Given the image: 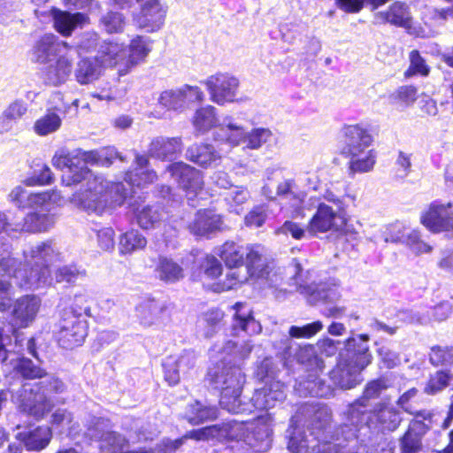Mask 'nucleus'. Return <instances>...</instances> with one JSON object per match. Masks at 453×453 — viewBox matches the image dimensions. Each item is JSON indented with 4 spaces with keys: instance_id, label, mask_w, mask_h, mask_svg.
Returning a JSON list of instances; mask_svg holds the SVG:
<instances>
[{
    "instance_id": "69168bd1",
    "label": "nucleus",
    "mask_w": 453,
    "mask_h": 453,
    "mask_svg": "<svg viewBox=\"0 0 453 453\" xmlns=\"http://www.w3.org/2000/svg\"><path fill=\"white\" fill-rule=\"evenodd\" d=\"M323 326V323L318 320L303 326H292L288 334L291 338H311L320 332Z\"/></svg>"
},
{
    "instance_id": "5fc2aeb1",
    "label": "nucleus",
    "mask_w": 453,
    "mask_h": 453,
    "mask_svg": "<svg viewBox=\"0 0 453 453\" xmlns=\"http://www.w3.org/2000/svg\"><path fill=\"white\" fill-rule=\"evenodd\" d=\"M126 25L125 16L114 11H109L99 19L100 28L107 34H118L124 30Z\"/></svg>"
},
{
    "instance_id": "4c0bfd02",
    "label": "nucleus",
    "mask_w": 453,
    "mask_h": 453,
    "mask_svg": "<svg viewBox=\"0 0 453 453\" xmlns=\"http://www.w3.org/2000/svg\"><path fill=\"white\" fill-rule=\"evenodd\" d=\"M136 222L142 229L155 228L164 219V211L157 204H139L132 203Z\"/></svg>"
},
{
    "instance_id": "6e6552de",
    "label": "nucleus",
    "mask_w": 453,
    "mask_h": 453,
    "mask_svg": "<svg viewBox=\"0 0 453 453\" xmlns=\"http://www.w3.org/2000/svg\"><path fill=\"white\" fill-rule=\"evenodd\" d=\"M65 389L62 380L46 376L37 383H25L12 395L18 410L36 420L42 419L54 407L50 394H60Z\"/></svg>"
},
{
    "instance_id": "3c124183",
    "label": "nucleus",
    "mask_w": 453,
    "mask_h": 453,
    "mask_svg": "<svg viewBox=\"0 0 453 453\" xmlns=\"http://www.w3.org/2000/svg\"><path fill=\"white\" fill-rule=\"evenodd\" d=\"M79 169V175L81 177V181L86 178L99 176L94 174L87 166L88 164H99L103 161V153L97 150L86 151L81 149L75 150Z\"/></svg>"
},
{
    "instance_id": "e2e57ef3",
    "label": "nucleus",
    "mask_w": 453,
    "mask_h": 453,
    "mask_svg": "<svg viewBox=\"0 0 453 453\" xmlns=\"http://www.w3.org/2000/svg\"><path fill=\"white\" fill-rule=\"evenodd\" d=\"M63 311H75L74 315H79L81 318H87L91 316V309L89 305V300L87 294L83 292H78L73 296V301L70 307L65 308Z\"/></svg>"
},
{
    "instance_id": "0e129e2a",
    "label": "nucleus",
    "mask_w": 453,
    "mask_h": 453,
    "mask_svg": "<svg viewBox=\"0 0 453 453\" xmlns=\"http://www.w3.org/2000/svg\"><path fill=\"white\" fill-rule=\"evenodd\" d=\"M451 375L449 372L440 371L432 375L425 388V392L429 395H435L441 391L448 385L451 380Z\"/></svg>"
},
{
    "instance_id": "7ed1b4c3",
    "label": "nucleus",
    "mask_w": 453,
    "mask_h": 453,
    "mask_svg": "<svg viewBox=\"0 0 453 453\" xmlns=\"http://www.w3.org/2000/svg\"><path fill=\"white\" fill-rule=\"evenodd\" d=\"M27 58L33 64L45 65L41 78L47 86L60 87L73 74V48L53 34H44L37 38L27 51Z\"/></svg>"
},
{
    "instance_id": "2f4dec72",
    "label": "nucleus",
    "mask_w": 453,
    "mask_h": 453,
    "mask_svg": "<svg viewBox=\"0 0 453 453\" xmlns=\"http://www.w3.org/2000/svg\"><path fill=\"white\" fill-rule=\"evenodd\" d=\"M41 306V299L35 295H26L16 300L13 306V317L17 324L27 326L36 317Z\"/></svg>"
},
{
    "instance_id": "aec40b11",
    "label": "nucleus",
    "mask_w": 453,
    "mask_h": 453,
    "mask_svg": "<svg viewBox=\"0 0 453 453\" xmlns=\"http://www.w3.org/2000/svg\"><path fill=\"white\" fill-rule=\"evenodd\" d=\"M167 172L186 192L188 200H192L202 190L203 176L200 171L183 162H176L167 167Z\"/></svg>"
},
{
    "instance_id": "bf43d9fd",
    "label": "nucleus",
    "mask_w": 453,
    "mask_h": 453,
    "mask_svg": "<svg viewBox=\"0 0 453 453\" xmlns=\"http://www.w3.org/2000/svg\"><path fill=\"white\" fill-rule=\"evenodd\" d=\"M280 368L271 357H265L255 370V377L263 382L277 381L275 380Z\"/></svg>"
},
{
    "instance_id": "393cba45",
    "label": "nucleus",
    "mask_w": 453,
    "mask_h": 453,
    "mask_svg": "<svg viewBox=\"0 0 453 453\" xmlns=\"http://www.w3.org/2000/svg\"><path fill=\"white\" fill-rule=\"evenodd\" d=\"M126 55L127 47L123 43L104 40L101 42L96 58L103 67H119L120 73H126Z\"/></svg>"
},
{
    "instance_id": "c03bdc74",
    "label": "nucleus",
    "mask_w": 453,
    "mask_h": 453,
    "mask_svg": "<svg viewBox=\"0 0 453 453\" xmlns=\"http://www.w3.org/2000/svg\"><path fill=\"white\" fill-rule=\"evenodd\" d=\"M146 246V237L135 229L127 231L119 239V252L120 255H131L144 250Z\"/></svg>"
},
{
    "instance_id": "5701e85b",
    "label": "nucleus",
    "mask_w": 453,
    "mask_h": 453,
    "mask_svg": "<svg viewBox=\"0 0 453 453\" xmlns=\"http://www.w3.org/2000/svg\"><path fill=\"white\" fill-rule=\"evenodd\" d=\"M21 428L20 425H17L14 436L28 451H41L51 441L52 431L48 426H30L24 430Z\"/></svg>"
},
{
    "instance_id": "f257e3e1",
    "label": "nucleus",
    "mask_w": 453,
    "mask_h": 453,
    "mask_svg": "<svg viewBox=\"0 0 453 453\" xmlns=\"http://www.w3.org/2000/svg\"><path fill=\"white\" fill-rule=\"evenodd\" d=\"M368 418L357 422H347L337 428L336 433L327 438L319 440L317 445L312 446L316 453H341L346 447V442L353 439L366 436L365 432L390 433L395 431L401 422V412L391 403L383 401L378 403L372 411H367Z\"/></svg>"
},
{
    "instance_id": "37998d69",
    "label": "nucleus",
    "mask_w": 453,
    "mask_h": 453,
    "mask_svg": "<svg viewBox=\"0 0 453 453\" xmlns=\"http://www.w3.org/2000/svg\"><path fill=\"white\" fill-rule=\"evenodd\" d=\"M217 414V408L195 401L186 407L183 418L191 425H199L204 421L216 418Z\"/></svg>"
},
{
    "instance_id": "4d7b16f0",
    "label": "nucleus",
    "mask_w": 453,
    "mask_h": 453,
    "mask_svg": "<svg viewBox=\"0 0 453 453\" xmlns=\"http://www.w3.org/2000/svg\"><path fill=\"white\" fill-rule=\"evenodd\" d=\"M223 312L219 309H212L205 312L198 321V326L203 330V335L207 338L211 337L219 328Z\"/></svg>"
},
{
    "instance_id": "ea45409f",
    "label": "nucleus",
    "mask_w": 453,
    "mask_h": 453,
    "mask_svg": "<svg viewBox=\"0 0 453 453\" xmlns=\"http://www.w3.org/2000/svg\"><path fill=\"white\" fill-rule=\"evenodd\" d=\"M154 272L165 283H175L184 277L183 268L173 258L162 255L157 258Z\"/></svg>"
},
{
    "instance_id": "f8f14e48",
    "label": "nucleus",
    "mask_w": 453,
    "mask_h": 453,
    "mask_svg": "<svg viewBox=\"0 0 453 453\" xmlns=\"http://www.w3.org/2000/svg\"><path fill=\"white\" fill-rule=\"evenodd\" d=\"M373 22L378 25L390 24L403 27L411 35L418 37L425 35L424 28L413 20L411 8L404 2L395 1L385 11L376 12L373 14Z\"/></svg>"
},
{
    "instance_id": "f03ea898",
    "label": "nucleus",
    "mask_w": 453,
    "mask_h": 453,
    "mask_svg": "<svg viewBox=\"0 0 453 453\" xmlns=\"http://www.w3.org/2000/svg\"><path fill=\"white\" fill-rule=\"evenodd\" d=\"M24 265L19 264L9 254L0 255V273L12 277L24 288L33 289L50 283V265L59 259L60 253L51 241L38 242L23 251Z\"/></svg>"
},
{
    "instance_id": "1a4fd4ad",
    "label": "nucleus",
    "mask_w": 453,
    "mask_h": 453,
    "mask_svg": "<svg viewBox=\"0 0 453 453\" xmlns=\"http://www.w3.org/2000/svg\"><path fill=\"white\" fill-rule=\"evenodd\" d=\"M272 132L267 128H254L247 131L246 128L232 115H224L222 122L215 133V141L226 143L230 147H237L246 143L250 150H257L268 142Z\"/></svg>"
},
{
    "instance_id": "680f3d73",
    "label": "nucleus",
    "mask_w": 453,
    "mask_h": 453,
    "mask_svg": "<svg viewBox=\"0 0 453 453\" xmlns=\"http://www.w3.org/2000/svg\"><path fill=\"white\" fill-rule=\"evenodd\" d=\"M15 369L17 372L25 379L33 380L36 378H44L45 372L42 369L34 365V363L28 359L22 357L19 360Z\"/></svg>"
},
{
    "instance_id": "9d476101",
    "label": "nucleus",
    "mask_w": 453,
    "mask_h": 453,
    "mask_svg": "<svg viewBox=\"0 0 453 453\" xmlns=\"http://www.w3.org/2000/svg\"><path fill=\"white\" fill-rule=\"evenodd\" d=\"M229 271L222 281L212 286L215 292L227 291L247 282L250 278L267 279L270 275L269 266L262 257V248L252 247L247 253V264L242 266L228 267Z\"/></svg>"
},
{
    "instance_id": "bb28decb",
    "label": "nucleus",
    "mask_w": 453,
    "mask_h": 453,
    "mask_svg": "<svg viewBox=\"0 0 453 453\" xmlns=\"http://www.w3.org/2000/svg\"><path fill=\"white\" fill-rule=\"evenodd\" d=\"M53 166L59 170L66 169L62 175V183L70 187L81 182V177L79 175V169L75 150L69 152L65 150H58L52 157Z\"/></svg>"
},
{
    "instance_id": "338daca9",
    "label": "nucleus",
    "mask_w": 453,
    "mask_h": 453,
    "mask_svg": "<svg viewBox=\"0 0 453 453\" xmlns=\"http://www.w3.org/2000/svg\"><path fill=\"white\" fill-rule=\"evenodd\" d=\"M398 318L409 324L425 325L431 321L430 312L427 310H410L398 313Z\"/></svg>"
},
{
    "instance_id": "473e14b6",
    "label": "nucleus",
    "mask_w": 453,
    "mask_h": 453,
    "mask_svg": "<svg viewBox=\"0 0 453 453\" xmlns=\"http://www.w3.org/2000/svg\"><path fill=\"white\" fill-rule=\"evenodd\" d=\"M292 267L295 272L294 279L297 286V291L304 296L311 304H316L319 301L327 302L333 300V297L324 288H319L316 284H307L303 281V268L296 259H293Z\"/></svg>"
},
{
    "instance_id": "0eeeda50",
    "label": "nucleus",
    "mask_w": 453,
    "mask_h": 453,
    "mask_svg": "<svg viewBox=\"0 0 453 453\" xmlns=\"http://www.w3.org/2000/svg\"><path fill=\"white\" fill-rule=\"evenodd\" d=\"M210 384L220 392L219 404L228 412L239 414L249 411L250 403L242 397L246 376L241 367L226 365L225 359L210 368Z\"/></svg>"
},
{
    "instance_id": "dca6fc26",
    "label": "nucleus",
    "mask_w": 453,
    "mask_h": 453,
    "mask_svg": "<svg viewBox=\"0 0 453 453\" xmlns=\"http://www.w3.org/2000/svg\"><path fill=\"white\" fill-rule=\"evenodd\" d=\"M204 94L197 86L185 84L160 93L157 103L167 111H183L190 103L202 102Z\"/></svg>"
},
{
    "instance_id": "cd10ccee",
    "label": "nucleus",
    "mask_w": 453,
    "mask_h": 453,
    "mask_svg": "<svg viewBox=\"0 0 453 453\" xmlns=\"http://www.w3.org/2000/svg\"><path fill=\"white\" fill-rule=\"evenodd\" d=\"M196 357L191 351L183 352L179 357H167L163 361L164 376L170 386L180 381V373H185L195 365Z\"/></svg>"
},
{
    "instance_id": "7c9ffc66",
    "label": "nucleus",
    "mask_w": 453,
    "mask_h": 453,
    "mask_svg": "<svg viewBox=\"0 0 453 453\" xmlns=\"http://www.w3.org/2000/svg\"><path fill=\"white\" fill-rule=\"evenodd\" d=\"M295 392L303 397H329L333 395V388L319 378L317 372H311L305 379L296 381Z\"/></svg>"
},
{
    "instance_id": "f704fd0d",
    "label": "nucleus",
    "mask_w": 453,
    "mask_h": 453,
    "mask_svg": "<svg viewBox=\"0 0 453 453\" xmlns=\"http://www.w3.org/2000/svg\"><path fill=\"white\" fill-rule=\"evenodd\" d=\"M52 18L54 28L63 36H70L77 27L88 23V17L86 14H72L57 9L52 10Z\"/></svg>"
},
{
    "instance_id": "72a5a7b5",
    "label": "nucleus",
    "mask_w": 453,
    "mask_h": 453,
    "mask_svg": "<svg viewBox=\"0 0 453 453\" xmlns=\"http://www.w3.org/2000/svg\"><path fill=\"white\" fill-rule=\"evenodd\" d=\"M222 116L221 118H223ZM222 119L217 116V109L212 105H206L197 109L192 118V124L195 129L196 135L207 134L212 128L213 139L215 140V133L217 132Z\"/></svg>"
},
{
    "instance_id": "ddd939ff",
    "label": "nucleus",
    "mask_w": 453,
    "mask_h": 453,
    "mask_svg": "<svg viewBox=\"0 0 453 453\" xmlns=\"http://www.w3.org/2000/svg\"><path fill=\"white\" fill-rule=\"evenodd\" d=\"M75 311H62L58 322L57 340L64 349L81 345L88 335V325L85 318L74 315Z\"/></svg>"
},
{
    "instance_id": "4be33fe9",
    "label": "nucleus",
    "mask_w": 453,
    "mask_h": 453,
    "mask_svg": "<svg viewBox=\"0 0 453 453\" xmlns=\"http://www.w3.org/2000/svg\"><path fill=\"white\" fill-rule=\"evenodd\" d=\"M165 15L166 10L158 0H144L141 3V10L134 21L139 28L153 33L163 27Z\"/></svg>"
},
{
    "instance_id": "9b49d317",
    "label": "nucleus",
    "mask_w": 453,
    "mask_h": 453,
    "mask_svg": "<svg viewBox=\"0 0 453 453\" xmlns=\"http://www.w3.org/2000/svg\"><path fill=\"white\" fill-rule=\"evenodd\" d=\"M250 422L231 420L222 424V426H211L200 429L190 431L183 439L169 441L166 444V450L173 451L177 449L184 439L190 438L196 441L209 440L211 438H226L229 440L244 441L248 444Z\"/></svg>"
},
{
    "instance_id": "4468645a",
    "label": "nucleus",
    "mask_w": 453,
    "mask_h": 453,
    "mask_svg": "<svg viewBox=\"0 0 453 453\" xmlns=\"http://www.w3.org/2000/svg\"><path fill=\"white\" fill-rule=\"evenodd\" d=\"M203 83L214 104L223 106L237 101L240 81L229 73H217L209 76Z\"/></svg>"
},
{
    "instance_id": "c756f323",
    "label": "nucleus",
    "mask_w": 453,
    "mask_h": 453,
    "mask_svg": "<svg viewBox=\"0 0 453 453\" xmlns=\"http://www.w3.org/2000/svg\"><path fill=\"white\" fill-rule=\"evenodd\" d=\"M181 150L180 137L158 136L151 141L148 152L152 157L172 161L180 154Z\"/></svg>"
},
{
    "instance_id": "a18cd8bd",
    "label": "nucleus",
    "mask_w": 453,
    "mask_h": 453,
    "mask_svg": "<svg viewBox=\"0 0 453 453\" xmlns=\"http://www.w3.org/2000/svg\"><path fill=\"white\" fill-rule=\"evenodd\" d=\"M150 51V40L148 38L140 35L134 38L128 49L127 48L125 67L127 71L142 61Z\"/></svg>"
},
{
    "instance_id": "a878e982",
    "label": "nucleus",
    "mask_w": 453,
    "mask_h": 453,
    "mask_svg": "<svg viewBox=\"0 0 453 453\" xmlns=\"http://www.w3.org/2000/svg\"><path fill=\"white\" fill-rule=\"evenodd\" d=\"M344 145L342 154H353L369 149L372 142V136L369 130L362 124L349 125L343 128Z\"/></svg>"
},
{
    "instance_id": "052dcab7",
    "label": "nucleus",
    "mask_w": 453,
    "mask_h": 453,
    "mask_svg": "<svg viewBox=\"0 0 453 453\" xmlns=\"http://www.w3.org/2000/svg\"><path fill=\"white\" fill-rule=\"evenodd\" d=\"M100 35L95 31H87L78 37L76 47L84 53H90L98 50L101 44Z\"/></svg>"
},
{
    "instance_id": "864d4df0",
    "label": "nucleus",
    "mask_w": 453,
    "mask_h": 453,
    "mask_svg": "<svg viewBox=\"0 0 453 453\" xmlns=\"http://www.w3.org/2000/svg\"><path fill=\"white\" fill-rule=\"evenodd\" d=\"M86 275V270L76 265L60 266L54 273L56 282L66 284H75L79 280L85 278Z\"/></svg>"
},
{
    "instance_id": "de8ad7c7",
    "label": "nucleus",
    "mask_w": 453,
    "mask_h": 453,
    "mask_svg": "<svg viewBox=\"0 0 453 453\" xmlns=\"http://www.w3.org/2000/svg\"><path fill=\"white\" fill-rule=\"evenodd\" d=\"M250 198L249 189L243 186H233L223 195V200L229 212L240 214L245 204Z\"/></svg>"
},
{
    "instance_id": "c85d7f7f",
    "label": "nucleus",
    "mask_w": 453,
    "mask_h": 453,
    "mask_svg": "<svg viewBox=\"0 0 453 453\" xmlns=\"http://www.w3.org/2000/svg\"><path fill=\"white\" fill-rule=\"evenodd\" d=\"M232 309L234 311L232 327L235 334L239 332L248 334L260 333L261 325L254 319L252 310L247 303H236Z\"/></svg>"
},
{
    "instance_id": "39448f33",
    "label": "nucleus",
    "mask_w": 453,
    "mask_h": 453,
    "mask_svg": "<svg viewBox=\"0 0 453 453\" xmlns=\"http://www.w3.org/2000/svg\"><path fill=\"white\" fill-rule=\"evenodd\" d=\"M368 334H356L344 342L335 367L330 372L332 381L343 389L356 387L361 381V372L372 360Z\"/></svg>"
},
{
    "instance_id": "423d86ee",
    "label": "nucleus",
    "mask_w": 453,
    "mask_h": 453,
    "mask_svg": "<svg viewBox=\"0 0 453 453\" xmlns=\"http://www.w3.org/2000/svg\"><path fill=\"white\" fill-rule=\"evenodd\" d=\"M84 188L74 193L71 203L88 214L102 215L108 208L121 205L127 197L123 182H110L104 176L86 178Z\"/></svg>"
},
{
    "instance_id": "e433bc0d",
    "label": "nucleus",
    "mask_w": 453,
    "mask_h": 453,
    "mask_svg": "<svg viewBox=\"0 0 453 453\" xmlns=\"http://www.w3.org/2000/svg\"><path fill=\"white\" fill-rule=\"evenodd\" d=\"M186 157L199 166L207 168L217 165L221 157L211 144L195 143L186 150Z\"/></svg>"
},
{
    "instance_id": "b1692460",
    "label": "nucleus",
    "mask_w": 453,
    "mask_h": 453,
    "mask_svg": "<svg viewBox=\"0 0 453 453\" xmlns=\"http://www.w3.org/2000/svg\"><path fill=\"white\" fill-rule=\"evenodd\" d=\"M422 224L434 233L448 232L453 229V211L450 203H434L421 217Z\"/></svg>"
},
{
    "instance_id": "a19ab883",
    "label": "nucleus",
    "mask_w": 453,
    "mask_h": 453,
    "mask_svg": "<svg viewBox=\"0 0 453 453\" xmlns=\"http://www.w3.org/2000/svg\"><path fill=\"white\" fill-rule=\"evenodd\" d=\"M27 111V106L23 100L17 99L9 104L0 114V134L11 132Z\"/></svg>"
},
{
    "instance_id": "a211bd4d",
    "label": "nucleus",
    "mask_w": 453,
    "mask_h": 453,
    "mask_svg": "<svg viewBox=\"0 0 453 453\" xmlns=\"http://www.w3.org/2000/svg\"><path fill=\"white\" fill-rule=\"evenodd\" d=\"M317 211L310 219L308 230L311 234L326 233L328 231L340 232L346 224L342 211H335L328 204L319 202Z\"/></svg>"
},
{
    "instance_id": "603ef678",
    "label": "nucleus",
    "mask_w": 453,
    "mask_h": 453,
    "mask_svg": "<svg viewBox=\"0 0 453 453\" xmlns=\"http://www.w3.org/2000/svg\"><path fill=\"white\" fill-rule=\"evenodd\" d=\"M157 179V173L152 170H135V173H127L125 177V188L127 189V196L134 193L132 189L134 187L142 188L152 183Z\"/></svg>"
},
{
    "instance_id": "774afa93",
    "label": "nucleus",
    "mask_w": 453,
    "mask_h": 453,
    "mask_svg": "<svg viewBox=\"0 0 453 453\" xmlns=\"http://www.w3.org/2000/svg\"><path fill=\"white\" fill-rule=\"evenodd\" d=\"M430 361L434 365L453 364V347H434L430 353Z\"/></svg>"
},
{
    "instance_id": "13d9d810",
    "label": "nucleus",
    "mask_w": 453,
    "mask_h": 453,
    "mask_svg": "<svg viewBox=\"0 0 453 453\" xmlns=\"http://www.w3.org/2000/svg\"><path fill=\"white\" fill-rule=\"evenodd\" d=\"M410 65L408 69L404 72V76L410 78L412 76L426 77L430 73V67L426 64L425 58L420 55L419 51L413 50L409 54Z\"/></svg>"
},
{
    "instance_id": "6ab92c4d",
    "label": "nucleus",
    "mask_w": 453,
    "mask_h": 453,
    "mask_svg": "<svg viewBox=\"0 0 453 453\" xmlns=\"http://www.w3.org/2000/svg\"><path fill=\"white\" fill-rule=\"evenodd\" d=\"M286 399V387L280 381L265 382L261 388H256L252 397L246 402L250 403L249 411L269 410L275 408Z\"/></svg>"
},
{
    "instance_id": "c9c22d12",
    "label": "nucleus",
    "mask_w": 453,
    "mask_h": 453,
    "mask_svg": "<svg viewBox=\"0 0 453 453\" xmlns=\"http://www.w3.org/2000/svg\"><path fill=\"white\" fill-rule=\"evenodd\" d=\"M222 225L223 221L219 214L211 210H203L196 214L195 219L190 225V230L196 235L205 236L220 230Z\"/></svg>"
},
{
    "instance_id": "2eb2a0df",
    "label": "nucleus",
    "mask_w": 453,
    "mask_h": 453,
    "mask_svg": "<svg viewBox=\"0 0 453 453\" xmlns=\"http://www.w3.org/2000/svg\"><path fill=\"white\" fill-rule=\"evenodd\" d=\"M390 386V380L388 377H380L368 382L364 389L363 395L351 404H349L343 412V422H357V420L368 418L367 408L369 401L380 397L382 392Z\"/></svg>"
},
{
    "instance_id": "412c9836",
    "label": "nucleus",
    "mask_w": 453,
    "mask_h": 453,
    "mask_svg": "<svg viewBox=\"0 0 453 453\" xmlns=\"http://www.w3.org/2000/svg\"><path fill=\"white\" fill-rule=\"evenodd\" d=\"M273 418L265 413L250 422L248 445L257 452H266L272 446Z\"/></svg>"
},
{
    "instance_id": "8fccbe9b",
    "label": "nucleus",
    "mask_w": 453,
    "mask_h": 453,
    "mask_svg": "<svg viewBox=\"0 0 453 453\" xmlns=\"http://www.w3.org/2000/svg\"><path fill=\"white\" fill-rule=\"evenodd\" d=\"M240 246L233 242H225L220 249V257L227 267H235L245 265L243 264L244 256L251 250Z\"/></svg>"
},
{
    "instance_id": "79ce46f5",
    "label": "nucleus",
    "mask_w": 453,
    "mask_h": 453,
    "mask_svg": "<svg viewBox=\"0 0 453 453\" xmlns=\"http://www.w3.org/2000/svg\"><path fill=\"white\" fill-rule=\"evenodd\" d=\"M343 156L349 158V172L352 175L372 171L376 163V154L370 149Z\"/></svg>"
},
{
    "instance_id": "20e7f679",
    "label": "nucleus",
    "mask_w": 453,
    "mask_h": 453,
    "mask_svg": "<svg viewBox=\"0 0 453 453\" xmlns=\"http://www.w3.org/2000/svg\"><path fill=\"white\" fill-rule=\"evenodd\" d=\"M9 198L19 208H41L40 212L28 213L21 223L16 224L15 230L45 232L55 225L58 216L50 211L51 205H58L62 200L58 190L29 193L23 187L17 186L9 194Z\"/></svg>"
},
{
    "instance_id": "49530a36",
    "label": "nucleus",
    "mask_w": 453,
    "mask_h": 453,
    "mask_svg": "<svg viewBox=\"0 0 453 453\" xmlns=\"http://www.w3.org/2000/svg\"><path fill=\"white\" fill-rule=\"evenodd\" d=\"M163 311L164 306L155 300L144 301L135 309L140 324L145 327L157 324Z\"/></svg>"
},
{
    "instance_id": "58836bf2",
    "label": "nucleus",
    "mask_w": 453,
    "mask_h": 453,
    "mask_svg": "<svg viewBox=\"0 0 453 453\" xmlns=\"http://www.w3.org/2000/svg\"><path fill=\"white\" fill-rule=\"evenodd\" d=\"M103 66L98 63L96 58H81L75 69L73 70L76 81L81 85H87L96 81L102 73Z\"/></svg>"
},
{
    "instance_id": "6e6d98bb",
    "label": "nucleus",
    "mask_w": 453,
    "mask_h": 453,
    "mask_svg": "<svg viewBox=\"0 0 453 453\" xmlns=\"http://www.w3.org/2000/svg\"><path fill=\"white\" fill-rule=\"evenodd\" d=\"M271 214L269 203L257 204L245 215L244 224L250 228H258L264 226Z\"/></svg>"
},
{
    "instance_id": "09e8293b",
    "label": "nucleus",
    "mask_w": 453,
    "mask_h": 453,
    "mask_svg": "<svg viewBox=\"0 0 453 453\" xmlns=\"http://www.w3.org/2000/svg\"><path fill=\"white\" fill-rule=\"evenodd\" d=\"M62 125V118L55 109H49L35 120L33 129L40 136H46L59 130Z\"/></svg>"
},
{
    "instance_id": "f3484780",
    "label": "nucleus",
    "mask_w": 453,
    "mask_h": 453,
    "mask_svg": "<svg viewBox=\"0 0 453 453\" xmlns=\"http://www.w3.org/2000/svg\"><path fill=\"white\" fill-rule=\"evenodd\" d=\"M432 413L420 411L415 414L407 431L399 440L400 453H418L422 449V437L430 428Z\"/></svg>"
}]
</instances>
